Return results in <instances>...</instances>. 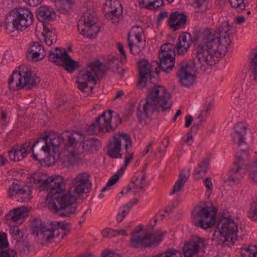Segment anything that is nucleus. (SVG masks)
Returning a JSON list of instances; mask_svg holds the SVG:
<instances>
[{
    "mask_svg": "<svg viewBox=\"0 0 257 257\" xmlns=\"http://www.w3.org/2000/svg\"><path fill=\"white\" fill-rule=\"evenodd\" d=\"M31 182L38 184L40 190H49L46 199L50 200L49 208L52 212L62 217H70L75 212L77 197L70 191L64 193L63 177L58 175L47 177L39 173L31 177Z\"/></svg>",
    "mask_w": 257,
    "mask_h": 257,
    "instance_id": "f257e3e1",
    "label": "nucleus"
},
{
    "mask_svg": "<svg viewBox=\"0 0 257 257\" xmlns=\"http://www.w3.org/2000/svg\"><path fill=\"white\" fill-rule=\"evenodd\" d=\"M145 103L141 110L140 103L137 110V115L140 122H142L146 118L152 116L156 111H159L160 107L162 111L170 109L172 105L171 95L165 87L156 85L150 88L145 98Z\"/></svg>",
    "mask_w": 257,
    "mask_h": 257,
    "instance_id": "f03ea898",
    "label": "nucleus"
},
{
    "mask_svg": "<svg viewBox=\"0 0 257 257\" xmlns=\"http://www.w3.org/2000/svg\"><path fill=\"white\" fill-rule=\"evenodd\" d=\"M235 33L233 27L229 21L221 22L215 30L206 29L202 33L201 44L215 53H218L219 57L225 56L227 49L231 42V37Z\"/></svg>",
    "mask_w": 257,
    "mask_h": 257,
    "instance_id": "7ed1b4c3",
    "label": "nucleus"
},
{
    "mask_svg": "<svg viewBox=\"0 0 257 257\" xmlns=\"http://www.w3.org/2000/svg\"><path fill=\"white\" fill-rule=\"evenodd\" d=\"M246 128L244 123L238 122L234 126V133L231 134L234 143L237 144L238 147L242 145L245 146L243 149H239L235 156L234 166L229 170L227 174L228 180L236 184H238L243 178L246 173V167L249 164L248 152L244 141Z\"/></svg>",
    "mask_w": 257,
    "mask_h": 257,
    "instance_id": "20e7f679",
    "label": "nucleus"
},
{
    "mask_svg": "<svg viewBox=\"0 0 257 257\" xmlns=\"http://www.w3.org/2000/svg\"><path fill=\"white\" fill-rule=\"evenodd\" d=\"M121 123L119 114L111 109L103 112L97 117L94 122L87 128L88 133L92 135L103 133L104 128L107 133L114 132Z\"/></svg>",
    "mask_w": 257,
    "mask_h": 257,
    "instance_id": "39448f33",
    "label": "nucleus"
},
{
    "mask_svg": "<svg viewBox=\"0 0 257 257\" xmlns=\"http://www.w3.org/2000/svg\"><path fill=\"white\" fill-rule=\"evenodd\" d=\"M218 231H215L213 240L219 244L228 245L227 242L234 243L236 239L237 226L230 217L221 218L217 224Z\"/></svg>",
    "mask_w": 257,
    "mask_h": 257,
    "instance_id": "423d86ee",
    "label": "nucleus"
},
{
    "mask_svg": "<svg viewBox=\"0 0 257 257\" xmlns=\"http://www.w3.org/2000/svg\"><path fill=\"white\" fill-rule=\"evenodd\" d=\"M217 209L212 204L208 205L204 202V205L196 206L192 212V217L197 221L194 224L202 229L211 228L216 224V216Z\"/></svg>",
    "mask_w": 257,
    "mask_h": 257,
    "instance_id": "0eeeda50",
    "label": "nucleus"
},
{
    "mask_svg": "<svg viewBox=\"0 0 257 257\" xmlns=\"http://www.w3.org/2000/svg\"><path fill=\"white\" fill-rule=\"evenodd\" d=\"M142 228H136L132 232L130 239L131 246L135 248H153L158 246L162 241L166 231H157L153 233H147L144 234L140 233Z\"/></svg>",
    "mask_w": 257,
    "mask_h": 257,
    "instance_id": "6e6552de",
    "label": "nucleus"
},
{
    "mask_svg": "<svg viewBox=\"0 0 257 257\" xmlns=\"http://www.w3.org/2000/svg\"><path fill=\"white\" fill-rule=\"evenodd\" d=\"M6 20L7 29L12 24L15 29L23 31L32 24L34 16L29 9L20 7L12 10Z\"/></svg>",
    "mask_w": 257,
    "mask_h": 257,
    "instance_id": "1a4fd4ad",
    "label": "nucleus"
},
{
    "mask_svg": "<svg viewBox=\"0 0 257 257\" xmlns=\"http://www.w3.org/2000/svg\"><path fill=\"white\" fill-rule=\"evenodd\" d=\"M97 22L96 14L93 8L89 7L78 21V30L84 37L95 38L100 30Z\"/></svg>",
    "mask_w": 257,
    "mask_h": 257,
    "instance_id": "9d476101",
    "label": "nucleus"
},
{
    "mask_svg": "<svg viewBox=\"0 0 257 257\" xmlns=\"http://www.w3.org/2000/svg\"><path fill=\"white\" fill-rule=\"evenodd\" d=\"M176 69L177 75L183 86L188 87L193 85L196 78L195 60H191L189 62L181 61L177 64Z\"/></svg>",
    "mask_w": 257,
    "mask_h": 257,
    "instance_id": "9b49d317",
    "label": "nucleus"
},
{
    "mask_svg": "<svg viewBox=\"0 0 257 257\" xmlns=\"http://www.w3.org/2000/svg\"><path fill=\"white\" fill-rule=\"evenodd\" d=\"M140 79L138 81L139 86L145 87L150 77V82L155 84L159 82L160 77V70L153 71L151 70V65L146 59H142L138 63Z\"/></svg>",
    "mask_w": 257,
    "mask_h": 257,
    "instance_id": "f8f14e48",
    "label": "nucleus"
},
{
    "mask_svg": "<svg viewBox=\"0 0 257 257\" xmlns=\"http://www.w3.org/2000/svg\"><path fill=\"white\" fill-rule=\"evenodd\" d=\"M107 69V67L102 63L94 62L90 64L85 72L81 71L78 74V78L88 82H92L93 85L96 84V79L100 75H104Z\"/></svg>",
    "mask_w": 257,
    "mask_h": 257,
    "instance_id": "ddd939ff",
    "label": "nucleus"
},
{
    "mask_svg": "<svg viewBox=\"0 0 257 257\" xmlns=\"http://www.w3.org/2000/svg\"><path fill=\"white\" fill-rule=\"evenodd\" d=\"M194 46L195 52L192 54V60H195V65L204 63L211 65L215 61L214 55L216 53L200 43H195Z\"/></svg>",
    "mask_w": 257,
    "mask_h": 257,
    "instance_id": "4468645a",
    "label": "nucleus"
},
{
    "mask_svg": "<svg viewBox=\"0 0 257 257\" xmlns=\"http://www.w3.org/2000/svg\"><path fill=\"white\" fill-rule=\"evenodd\" d=\"M51 222L47 225L41 220L35 218L32 223V234L38 236V239L45 240L47 242L53 241L54 235L51 232Z\"/></svg>",
    "mask_w": 257,
    "mask_h": 257,
    "instance_id": "2eb2a0df",
    "label": "nucleus"
},
{
    "mask_svg": "<svg viewBox=\"0 0 257 257\" xmlns=\"http://www.w3.org/2000/svg\"><path fill=\"white\" fill-rule=\"evenodd\" d=\"M206 240L205 238L197 236L192 238L185 243L183 247V252L185 257H198L200 252L203 253L206 247Z\"/></svg>",
    "mask_w": 257,
    "mask_h": 257,
    "instance_id": "dca6fc26",
    "label": "nucleus"
},
{
    "mask_svg": "<svg viewBox=\"0 0 257 257\" xmlns=\"http://www.w3.org/2000/svg\"><path fill=\"white\" fill-rule=\"evenodd\" d=\"M90 175L85 172L79 174L72 182V191L78 196L83 193H89L92 188V183L89 179Z\"/></svg>",
    "mask_w": 257,
    "mask_h": 257,
    "instance_id": "f3484780",
    "label": "nucleus"
},
{
    "mask_svg": "<svg viewBox=\"0 0 257 257\" xmlns=\"http://www.w3.org/2000/svg\"><path fill=\"white\" fill-rule=\"evenodd\" d=\"M28 191L19 184L14 182L9 189V196L14 197L16 201L20 202H28L32 198V190L29 187Z\"/></svg>",
    "mask_w": 257,
    "mask_h": 257,
    "instance_id": "a211bd4d",
    "label": "nucleus"
},
{
    "mask_svg": "<svg viewBox=\"0 0 257 257\" xmlns=\"http://www.w3.org/2000/svg\"><path fill=\"white\" fill-rule=\"evenodd\" d=\"M27 68V66L23 65L19 67L18 71H13L8 80V83L11 89L18 90L24 88L23 81Z\"/></svg>",
    "mask_w": 257,
    "mask_h": 257,
    "instance_id": "6ab92c4d",
    "label": "nucleus"
},
{
    "mask_svg": "<svg viewBox=\"0 0 257 257\" xmlns=\"http://www.w3.org/2000/svg\"><path fill=\"white\" fill-rule=\"evenodd\" d=\"M199 39L198 36H196L193 39L190 34L188 32L183 33L178 39L175 48L177 50L178 55H183L186 53L193 42L196 41Z\"/></svg>",
    "mask_w": 257,
    "mask_h": 257,
    "instance_id": "aec40b11",
    "label": "nucleus"
},
{
    "mask_svg": "<svg viewBox=\"0 0 257 257\" xmlns=\"http://www.w3.org/2000/svg\"><path fill=\"white\" fill-rule=\"evenodd\" d=\"M110 6V10L105 14V17L109 20H114L113 23H118L122 18L123 8L121 3L117 0H109L105 4Z\"/></svg>",
    "mask_w": 257,
    "mask_h": 257,
    "instance_id": "412c9836",
    "label": "nucleus"
},
{
    "mask_svg": "<svg viewBox=\"0 0 257 257\" xmlns=\"http://www.w3.org/2000/svg\"><path fill=\"white\" fill-rule=\"evenodd\" d=\"M27 54V58L29 61H38L44 58L46 52L44 48L39 42H32Z\"/></svg>",
    "mask_w": 257,
    "mask_h": 257,
    "instance_id": "4be33fe9",
    "label": "nucleus"
},
{
    "mask_svg": "<svg viewBox=\"0 0 257 257\" xmlns=\"http://www.w3.org/2000/svg\"><path fill=\"white\" fill-rule=\"evenodd\" d=\"M62 139H64V145L73 149L80 146L84 141V136L78 132L71 133L65 132L62 133Z\"/></svg>",
    "mask_w": 257,
    "mask_h": 257,
    "instance_id": "5701e85b",
    "label": "nucleus"
},
{
    "mask_svg": "<svg viewBox=\"0 0 257 257\" xmlns=\"http://www.w3.org/2000/svg\"><path fill=\"white\" fill-rule=\"evenodd\" d=\"M187 16L183 13L175 12L171 13L168 21V25L173 31L184 28L186 25Z\"/></svg>",
    "mask_w": 257,
    "mask_h": 257,
    "instance_id": "b1692460",
    "label": "nucleus"
},
{
    "mask_svg": "<svg viewBox=\"0 0 257 257\" xmlns=\"http://www.w3.org/2000/svg\"><path fill=\"white\" fill-rule=\"evenodd\" d=\"M159 63L156 62L160 69L166 73H169L175 67V56L170 54H159Z\"/></svg>",
    "mask_w": 257,
    "mask_h": 257,
    "instance_id": "393cba45",
    "label": "nucleus"
},
{
    "mask_svg": "<svg viewBox=\"0 0 257 257\" xmlns=\"http://www.w3.org/2000/svg\"><path fill=\"white\" fill-rule=\"evenodd\" d=\"M37 17L41 22L52 21L56 18L55 13L47 6H41L37 12Z\"/></svg>",
    "mask_w": 257,
    "mask_h": 257,
    "instance_id": "a878e982",
    "label": "nucleus"
},
{
    "mask_svg": "<svg viewBox=\"0 0 257 257\" xmlns=\"http://www.w3.org/2000/svg\"><path fill=\"white\" fill-rule=\"evenodd\" d=\"M114 141L110 142L108 146L107 155L112 158H122V155L121 152V142L117 139L116 136H113Z\"/></svg>",
    "mask_w": 257,
    "mask_h": 257,
    "instance_id": "bb28decb",
    "label": "nucleus"
},
{
    "mask_svg": "<svg viewBox=\"0 0 257 257\" xmlns=\"http://www.w3.org/2000/svg\"><path fill=\"white\" fill-rule=\"evenodd\" d=\"M107 65L108 68L110 69L113 73H117L122 77L124 69L121 68V61L117 56H109L107 57Z\"/></svg>",
    "mask_w": 257,
    "mask_h": 257,
    "instance_id": "cd10ccee",
    "label": "nucleus"
},
{
    "mask_svg": "<svg viewBox=\"0 0 257 257\" xmlns=\"http://www.w3.org/2000/svg\"><path fill=\"white\" fill-rule=\"evenodd\" d=\"M25 77L23 81L24 88L27 89H32L40 82V78L36 75H32L31 70L27 67V71H25Z\"/></svg>",
    "mask_w": 257,
    "mask_h": 257,
    "instance_id": "c85d7f7f",
    "label": "nucleus"
},
{
    "mask_svg": "<svg viewBox=\"0 0 257 257\" xmlns=\"http://www.w3.org/2000/svg\"><path fill=\"white\" fill-rule=\"evenodd\" d=\"M8 153L10 160L15 162L21 161L27 156L26 152L23 151L19 145L12 146Z\"/></svg>",
    "mask_w": 257,
    "mask_h": 257,
    "instance_id": "c756f323",
    "label": "nucleus"
},
{
    "mask_svg": "<svg viewBox=\"0 0 257 257\" xmlns=\"http://www.w3.org/2000/svg\"><path fill=\"white\" fill-rule=\"evenodd\" d=\"M66 53L67 52L65 49L63 50L60 47H56L53 51H50L48 55L49 60L56 65L60 66L64 59V54Z\"/></svg>",
    "mask_w": 257,
    "mask_h": 257,
    "instance_id": "7c9ffc66",
    "label": "nucleus"
},
{
    "mask_svg": "<svg viewBox=\"0 0 257 257\" xmlns=\"http://www.w3.org/2000/svg\"><path fill=\"white\" fill-rule=\"evenodd\" d=\"M64 55V59L60 66L64 67L67 72L72 73L79 67V62L73 60L68 53Z\"/></svg>",
    "mask_w": 257,
    "mask_h": 257,
    "instance_id": "2f4dec72",
    "label": "nucleus"
},
{
    "mask_svg": "<svg viewBox=\"0 0 257 257\" xmlns=\"http://www.w3.org/2000/svg\"><path fill=\"white\" fill-rule=\"evenodd\" d=\"M38 145L37 149H40L41 153L50 152L48 134H43L33 143V147Z\"/></svg>",
    "mask_w": 257,
    "mask_h": 257,
    "instance_id": "473e14b6",
    "label": "nucleus"
},
{
    "mask_svg": "<svg viewBox=\"0 0 257 257\" xmlns=\"http://www.w3.org/2000/svg\"><path fill=\"white\" fill-rule=\"evenodd\" d=\"M70 225V223L65 221H52L51 222V232L54 235V238L58 237L60 234L59 229L70 231V229L68 226Z\"/></svg>",
    "mask_w": 257,
    "mask_h": 257,
    "instance_id": "72a5a7b5",
    "label": "nucleus"
},
{
    "mask_svg": "<svg viewBox=\"0 0 257 257\" xmlns=\"http://www.w3.org/2000/svg\"><path fill=\"white\" fill-rule=\"evenodd\" d=\"M82 147L87 152L96 151L101 147V143L98 139L92 138L84 141Z\"/></svg>",
    "mask_w": 257,
    "mask_h": 257,
    "instance_id": "f704fd0d",
    "label": "nucleus"
},
{
    "mask_svg": "<svg viewBox=\"0 0 257 257\" xmlns=\"http://www.w3.org/2000/svg\"><path fill=\"white\" fill-rule=\"evenodd\" d=\"M27 212L26 208L25 207L16 208L10 211L7 214V216L14 222H17L19 220L23 219Z\"/></svg>",
    "mask_w": 257,
    "mask_h": 257,
    "instance_id": "c9c22d12",
    "label": "nucleus"
},
{
    "mask_svg": "<svg viewBox=\"0 0 257 257\" xmlns=\"http://www.w3.org/2000/svg\"><path fill=\"white\" fill-rule=\"evenodd\" d=\"M209 164V159L208 158L204 159L198 165L197 167L195 168L194 173L195 178L199 179L201 177L204 176L207 172Z\"/></svg>",
    "mask_w": 257,
    "mask_h": 257,
    "instance_id": "e433bc0d",
    "label": "nucleus"
},
{
    "mask_svg": "<svg viewBox=\"0 0 257 257\" xmlns=\"http://www.w3.org/2000/svg\"><path fill=\"white\" fill-rule=\"evenodd\" d=\"M250 65L249 71L251 72L250 78L257 82V51L254 52L250 56Z\"/></svg>",
    "mask_w": 257,
    "mask_h": 257,
    "instance_id": "4c0bfd02",
    "label": "nucleus"
},
{
    "mask_svg": "<svg viewBox=\"0 0 257 257\" xmlns=\"http://www.w3.org/2000/svg\"><path fill=\"white\" fill-rule=\"evenodd\" d=\"M48 135V141L49 148L54 149V147H58L62 144L64 145V139H62V133L60 135H57L55 134L50 133Z\"/></svg>",
    "mask_w": 257,
    "mask_h": 257,
    "instance_id": "58836bf2",
    "label": "nucleus"
},
{
    "mask_svg": "<svg viewBox=\"0 0 257 257\" xmlns=\"http://www.w3.org/2000/svg\"><path fill=\"white\" fill-rule=\"evenodd\" d=\"M128 46L131 53L134 55H139L144 49L145 44L141 43L134 44L133 40H131L130 33L127 35Z\"/></svg>",
    "mask_w": 257,
    "mask_h": 257,
    "instance_id": "ea45409f",
    "label": "nucleus"
},
{
    "mask_svg": "<svg viewBox=\"0 0 257 257\" xmlns=\"http://www.w3.org/2000/svg\"><path fill=\"white\" fill-rule=\"evenodd\" d=\"M153 257H182V254L181 251L170 247Z\"/></svg>",
    "mask_w": 257,
    "mask_h": 257,
    "instance_id": "a19ab883",
    "label": "nucleus"
},
{
    "mask_svg": "<svg viewBox=\"0 0 257 257\" xmlns=\"http://www.w3.org/2000/svg\"><path fill=\"white\" fill-rule=\"evenodd\" d=\"M44 31L45 32V34H44L43 33V35L44 37V40L47 45L51 46L56 42L57 38L55 32L50 31L45 26L44 27Z\"/></svg>",
    "mask_w": 257,
    "mask_h": 257,
    "instance_id": "79ce46f5",
    "label": "nucleus"
},
{
    "mask_svg": "<svg viewBox=\"0 0 257 257\" xmlns=\"http://www.w3.org/2000/svg\"><path fill=\"white\" fill-rule=\"evenodd\" d=\"M257 255V246L249 245L245 248L241 249L242 257H256Z\"/></svg>",
    "mask_w": 257,
    "mask_h": 257,
    "instance_id": "37998d69",
    "label": "nucleus"
},
{
    "mask_svg": "<svg viewBox=\"0 0 257 257\" xmlns=\"http://www.w3.org/2000/svg\"><path fill=\"white\" fill-rule=\"evenodd\" d=\"M170 54L171 55L175 56L176 55L174 47L173 44L171 43L167 42L162 45L160 49V52L159 54Z\"/></svg>",
    "mask_w": 257,
    "mask_h": 257,
    "instance_id": "c03bdc74",
    "label": "nucleus"
},
{
    "mask_svg": "<svg viewBox=\"0 0 257 257\" xmlns=\"http://www.w3.org/2000/svg\"><path fill=\"white\" fill-rule=\"evenodd\" d=\"M232 8L235 9L238 12H241L245 10L246 4L244 0H228Z\"/></svg>",
    "mask_w": 257,
    "mask_h": 257,
    "instance_id": "a18cd8bd",
    "label": "nucleus"
},
{
    "mask_svg": "<svg viewBox=\"0 0 257 257\" xmlns=\"http://www.w3.org/2000/svg\"><path fill=\"white\" fill-rule=\"evenodd\" d=\"M247 216L251 220L257 222V201L250 204Z\"/></svg>",
    "mask_w": 257,
    "mask_h": 257,
    "instance_id": "49530a36",
    "label": "nucleus"
},
{
    "mask_svg": "<svg viewBox=\"0 0 257 257\" xmlns=\"http://www.w3.org/2000/svg\"><path fill=\"white\" fill-rule=\"evenodd\" d=\"M124 171V169L123 167L120 168L115 174L110 178L107 183V186H110L111 187L114 185L119 180L120 177L123 175Z\"/></svg>",
    "mask_w": 257,
    "mask_h": 257,
    "instance_id": "de8ad7c7",
    "label": "nucleus"
},
{
    "mask_svg": "<svg viewBox=\"0 0 257 257\" xmlns=\"http://www.w3.org/2000/svg\"><path fill=\"white\" fill-rule=\"evenodd\" d=\"M143 32V28L139 26H136L132 28L130 34L133 33L137 40L138 43H141L142 41V33Z\"/></svg>",
    "mask_w": 257,
    "mask_h": 257,
    "instance_id": "09e8293b",
    "label": "nucleus"
},
{
    "mask_svg": "<svg viewBox=\"0 0 257 257\" xmlns=\"http://www.w3.org/2000/svg\"><path fill=\"white\" fill-rule=\"evenodd\" d=\"M208 5V0H194L193 6L199 11H205Z\"/></svg>",
    "mask_w": 257,
    "mask_h": 257,
    "instance_id": "8fccbe9b",
    "label": "nucleus"
},
{
    "mask_svg": "<svg viewBox=\"0 0 257 257\" xmlns=\"http://www.w3.org/2000/svg\"><path fill=\"white\" fill-rule=\"evenodd\" d=\"M7 235L4 232H0V252L9 249Z\"/></svg>",
    "mask_w": 257,
    "mask_h": 257,
    "instance_id": "3c124183",
    "label": "nucleus"
},
{
    "mask_svg": "<svg viewBox=\"0 0 257 257\" xmlns=\"http://www.w3.org/2000/svg\"><path fill=\"white\" fill-rule=\"evenodd\" d=\"M47 155L45 158H40L41 161H43V165L50 166L53 165L56 162V159L53 155H51L50 152L47 153Z\"/></svg>",
    "mask_w": 257,
    "mask_h": 257,
    "instance_id": "603ef678",
    "label": "nucleus"
},
{
    "mask_svg": "<svg viewBox=\"0 0 257 257\" xmlns=\"http://www.w3.org/2000/svg\"><path fill=\"white\" fill-rule=\"evenodd\" d=\"M154 1L155 0H142L140 4L143 6V8L148 10H153L155 9L154 3H155V1Z\"/></svg>",
    "mask_w": 257,
    "mask_h": 257,
    "instance_id": "864d4df0",
    "label": "nucleus"
},
{
    "mask_svg": "<svg viewBox=\"0 0 257 257\" xmlns=\"http://www.w3.org/2000/svg\"><path fill=\"white\" fill-rule=\"evenodd\" d=\"M190 170H183L181 171L179 177V180L185 183L190 175Z\"/></svg>",
    "mask_w": 257,
    "mask_h": 257,
    "instance_id": "5fc2aeb1",
    "label": "nucleus"
},
{
    "mask_svg": "<svg viewBox=\"0 0 257 257\" xmlns=\"http://www.w3.org/2000/svg\"><path fill=\"white\" fill-rule=\"evenodd\" d=\"M31 141L29 140L28 141H26L25 143L22 144V145H20V147L23 151H25L27 153V155H28L31 151L33 150V148L34 147H33V144L31 146H30Z\"/></svg>",
    "mask_w": 257,
    "mask_h": 257,
    "instance_id": "6e6d98bb",
    "label": "nucleus"
},
{
    "mask_svg": "<svg viewBox=\"0 0 257 257\" xmlns=\"http://www.w3.org/2000/svg\"><path fill=\"white\" fill-rule=\"evenodd\" d=\"M184 184L185 183L178 179L175 183V185L170 192V195H172L176 192H179Z\"/></svg>",
    "mask_w": 257,
    "mask_h": 257,
    "instance_id": "4d7b16f0",
    "label": "nucleus"
},
{
    "mask_svg": "<svg viewBox=\"0 0 257 257\" xmlns=\"http://www.w3.org/2000/svg\"><path fill=\"white\" fill-rule=\"evenodd\" d=\"M17 252L9 249L0 252V257H15Z\"/></svg>",
    "mask_w": 257,
    "mask_h": 257,
    "instance_id": "13d9d810",
    "label": "nucleus"
},
{
    "mask_svg": "<svg viewBox=\"0 0 257 257\" xmlns=\"http://www.w3.org/2000/svg\"><path fill=\"white\" fill-rule=\"evenodd\" d=\"M115 230L111 228H105L102 231V236L104 237L111 238L115 237Z\"/></svg>",
    "mask_w": 257,
    "mask_h": 257,
    "instance_id": "bf43d9fd",
    "label": "nucleus"
},
{
    "mask_svg": "<svg viewBox=\"0 0 257 257\" xmlns=\"http://www.w3.org/2000/svg\"><path fill=\"white\" fill-rule=\"evenodd\" d=\"M77 78L79 79V80L76 81L77 84H78L77 87L79 89L81 90L82 91H84V89L86 88H87L88 85L86 82H88L87 80H83L80 79L78 78V76H77Z\"/></svg>",
    "mask_w": 257,
    "mask_h": 257,
    "instance_id": "052dcab7",
    "label": "nucleus"
},
{
    "mask_svg": "<svg viewBox=\"0 0 257 257\" xmlns=\"http://www.w3.org/2000/svg\"><path fill=\"white\" fill-rule=\"evenodd\" d=\"M117 139L121 142V140L125 141V143L127 142L132 143V139L127 134L122 133L118 134L116 135Z\"/></svg>",
    "mask_w": 257,
    "mask_h": 257,
    "instance_id": "680f3d73",
    "label": "nucleus"
},
{
    "mask_svg": "<svg viewBox=\"0 0 257 257\" xmlns=\"http://www.w3.org/2000/svg\"><path fill=\"white\" fill-rule=\"evenodd\" d=\"M250 178L253 181L257 183V159L253 165L252 171L250 174Z\"/></svg>",
    "mask_w": 257,
    "mask_h": 257,
    "instance_id": "e2e57ef3",
    "label": "nucleus"
},
{
    "mask_svg": "<svg viewBox=\"0 0 257 257\" xmlns=\"http://www.w3.org/2000/svg\"><path fill=\"white\" fill-rule=\"evenodd\" d=\"M250 178L253 181L257 183V159L253 165L252 171L250 174Z\"/></svg>",
    "mask_w": 257,
    "mask_h": 257,
    "instance_id": "0e129e2a",
    "label": "nucleus"
},
{
    "mask_svg": "<svg viewBox=\"0 0 257 257\" xmlns=\"http://www.w3.org/2000/svg\"><path fill=\"white\" fill-rule=\"evenodd\" d=\"M117 49L119 51V53L122 56L123 59L124 60H126L127 57H126V53H125L124 49L123 46L122 45V44L121 43H118L117 44Z\"/></svg>",
    "mask_w": 257,
    "mask_h": 257,
    "instance_id": "69168bd1",
    "label": "nucleus"
},
{
    "mask_svg": "<svg viewBox=\"0 0 257 257\" xmlns=\"http://www.w3.org/2000/svg\"><path fill=\"white\" fill-rule=\"evenodd\" d=\"M24 1L31 7H36L40 5L43 0H24Z\"/></svg>",
    "mask_w": 257,
    "mask_h": 257,
    "instance_id": "338daca9",
    "label": "nucleus"
},
{
    "mask_svg": "<svg viewBox=\"0 0 257 257\" xmlns=\"http://www.w3.org/2000/svg\"><path fill=\"white\" fill-rule=\"evenodd\" d=\"M204 183L205 187L208 190H212L213 184L211 182V178L210 177H207L204 180Z\"/></svg>",
    "mask_w": 257,
    "mask_h": 257,
    "instance_id": "774afa93",
    "label": "nucleus"
}]
</instances>
